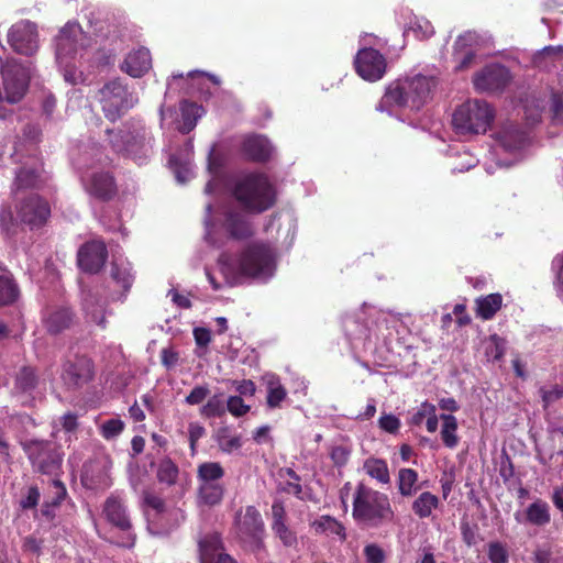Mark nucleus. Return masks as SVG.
Listing matches in <instances>:
<instances>
[{
  "label": "nucleus",
  "instance_id": "nucleus-17",
  "mask_svg": "<svg viewBox=\"0 0 563 563\" xmlns=\"http://www.w3.org/2000/svg\"><path fill=\"white\" fill-rule=\"evenodd\" d=\"M222 228L235 241L249 240L255 234L253 223L243 213L232 209L223 213Z\"/></svg>",
  "mask_w": 563,
  "mask_h": 563
},
{
  "label": "nucleus",
  "instance_id": "nucleus-48",
  "mask_svg": "<svg viewBox=\"0 0 563 563\" xmlns=\"http://www.w3.org/2000/svg\"><path fill=\"white\" fill-rule=\"evenodd\" d=\"M407 32H411L418 40H427L433 35L434 30L429 21L416 19L411 22Z\"/></svg>",
  "mask_w": 563,
  "mask_h": 563
},
{
  "label": "nucleus",
  "instance_id": "nucleus-29",
  "mask_svg": "<svg viewBox=\"0 0 563 563\" xmlns=\"http://www.w3.org/2000/svg\"><path fill=\"white\" fill-rule=\"evenodd\" d=\"M179 476L178 465L169 457L164 456L157 463L156 479L167 487L176 485Z\"/></svg>",
  "mask_w": 563,
  "mask_h": 563
},
{
  "label": "nucleus",
  "instance_id": "nucleus-16",
  "mask_svg": "<svg viewBox=\"0 0 563 563\" xmlns=\"http://www.w3.org/2000/svg\"><path fill=\"white\" fill-rule=\"evenodd\" d=\"M108 250L102 241H89L82 244L77 252L79 268L88 274H97L104 266Z\"/></svg>",
  "mask_w": 563,
  "mask_h": 563
},
{
  "label": "nucleus",
  "instance_id": "nucleus-20",
  "mask_svg": "<svg viewBox=\"0 0 563 563\" xmlns=\"http://www.w3.org/2000/svg\"><path fill=\"white\" fill-rule=\"evenodd\" d=\"M78 319L75 311L69 307H56L46 312L43 323L46 331L52 335H57L69 330L77 323Z\"/></svg>",
  "mask_w": 563,
  "mask_h": 563
},
{
  "label": "nucleus",
  "instance_id": "nucleus-51",
  "mask_svg": "<svg viewBox=\"0 0 563 563\" xmlns=\"http://www.w3.org/2000/svg\"><path fill=\"white\" fill-rule=\"evenodd\" d=\"M250 409L241 396H230L227 400V410L234 417H243Z\"/></svg>",
  "mask_w": 563,
  "mask_h": 563
},
{
  "label": "nucleus",
  "instance_id": "nucleus-58",
  "mask_svg": "<svg viewBox=\"0 0 563 563\" xmlns=\"http://www.w3.org/2000/svg\"><path fill=\"white\" fill-rule=\"evenodd\" d=\"M351 451L342 445L333 446L330 452V457L333 464L338 467H343L349 462Z\"/></svg>",
  "mask_w": 563,
  "mask_h": 563
},
{
  "label": "nucleus",
  "instance_id": "nucleus-30",
  "mask_svg": "<svg viewBox=\"0 0 563 563\" xmlns=\"http://www.w3.org/2000/svg\"><path fill=\"white\" fill-rule=\"evenodd\" d=\"M439 497L430 492L421 493L412 503V511L420 519L431 516L432 511L439 506Z\"/></svg>",
  "mask_w": 563,
  "mask_h": 563
},
{
  "label": "nucleus",
  "instance_id": "nucleus-10",
  "mask_svg": "<svg viewBox=\"0 0 563 563\" xmlns=\"http://www.w3.org/2000/svg\"><path fill=\"white\" fill-rule=\"evenodd\" d=\"M512 77L509 69L500 64H489L474 74L473 85L476 91L487 93L503 92Z\"/></svg>",
  "mask_w": 563,
  "mask_h": 563
},
{
  "label": "nucleus",
  "instance_id": "nucleus-26",
  "mask_svg": "<svg viewBox=\"0 0 563 563\" xmlns=\"http://www.w3.org/2000/svg\"><path fill=\"white\" fill-rule=\"evenodd\" d=\"M224 493L223 483H198L197 499L200 505L214 507L222 503Z\"/></svg>",
  "mask_w": 563,
  "mask_h": 563
},
{
  "label": "nucleus",
  "instance_id": "nucleus-60",
  "mask_svg": "<svg viewBox=\"0 0 563 563\" xmlns=\"http://www.w3.org/2000/svg\"><path fill=\"white\" fill-rule=\"evenodd\" d=\"M40 497H41V494H40V489L37 488V486H31L27 489L26 496L24 498H22L20 501L21 508L24 510L34 509L38 505Z\"/></svg>",
  "mask_w": 563,
  "mask_h": 563
},
{
  "label": "nucleus",
  "instance_id": "nucleus-5",
  "mask_svg": "<svg viewBox=\"0 0 563 563\" xmlns=\"http://www.w3.org/2000/svg\"><path fill=\"white\" fill-rule=\"evenodd\" d=\"M232 530L244 549L253 553L264 549L265 522L255 506L249 505L235 511Z\"/></svg>",
  "mask_w": 563,
  "mask_h": 563
},
{
  "label": "nucleus",
  "instance_id": "nucleus-57",
  "mask_svg": "<svg viewBox=\"0 0 563 563\" xmlns=\"http://www.w3.org/2000/svg\"><path fill=\"white\" fill-rule=\"evenodd\" d=\"M287 523V512L282 500H275L272 505L271 528Z\"/></svg>",
  "mask_w": 563,
  "mask_h": 563
},
{
  "label": "nucleus",
  "instance_id": "nucleus-8",
  "mask_svg": "<svg viewBox=\"0 0 563 563\" xmlns=\"http://www.w3.org/2000/svg\"><path fill=\"white\" fill-rule=\"evenodd\" d=\"M99 102L104 117L115 122L134 104L133 96L120 78L106 82L99 90Z\"/></svg>",
  "mask_w": 563,
  "mask_h": 563
},
{
  "label": "nucleus",
  "instance_id": "nucleus-19",
  "mask_svg": "<svg viewBox=\"0 0 563 563\" xmlns=\"http://www.w3.org/2000/svg\"><path fill=\"white\" fill-rule=\"evenodd\" d=\"M49 179L51 177L45 173L42 162L36 167L22 166L15 173L13 190L42 189Z\"/></svg>",
  "mask_w": 563,
  "mask_h": 563
},
{
  "label": "nucleus",
  "instance_id": "nucleus-54",
  "mask_svg": "<svg viewBox=\"0 0 563 563\" xmlns=\"http://www.w3.org/2000/svg\"><path fill=\"white\" fill-rule=\"evenodd\" d=\"M209 394L210 389L207 386L198 385L186 396L185 402L190 406L200 405L206 400Z\"/></svg>",
  "mask_w": 563,
  "mask_h": 563
},
{
  "label": "nucleus",
  "instance_id": "nucleus-63",
  "mask_svg": "<svg viewBox=\"0 0 563 563\" xmlns=\"http://www.w3.org/2000/svg\"><path fill=\"white\" fill-rule=\"evenodd\" d=\"M22 548H23V550L25 552H31V553L36 554L38 556L42 553L43 541L42 540H37L33 536H27L23 540Z\"/></svg>",
  "mask_w": 563,
  "mask_h": 563
},
{
  "label": "nucleus",
  "instance_id": "nucleus-9",
  "mask_svg": "<svg viewBox=\"0 0 563 563\" xmlns=\"http://www.w3.org/2000/svg\"><path fill=\"white\" fill-rule=\"evenodd\" d=\"M1 78L3 86L2 101L9 103L19 102L25 95L30 76L25 67L16 59H7L1 66Z\"/></svg>",
  "mask_w": 563,
  "mask_h": 563
},
{
  "label": "nucleus",
  "instance_id": "nucleus-21",
  "mask_svg": "<svg viewBox=\"0 0 563 563\" xmlns=\"http://www.w3.org/2000/svg\"><path fill=\"white\" fill-rule=\"evenodd\" d=\"M106 308L107 300L98 291L91 289L84 291L82 310L86 318L101 329L107 328Z\"/></svg>",
  "mask_w": 563,
  "mask_h": 563
},
{
  "label": "nucleus",
  "instance_id": "nucleus-7",
  "mask_svg": "<svg viewBox=\"0 0 563 563\" xmlns=\"http://www.w3.org/2000/svg\"><path fill=\"white\" fill-rule=\"evenodd\" d=\"M20 445L34 472L51 476L58 475L64 457L60 444L54 440L30 439L21 441Z\"/></svg>",
  "mask_w": 563,
  "mask_h": 563
},
{
  "label": "nucleus",
  "instance_id": "nucleus-24",
  "mask_svg": "<svg viewBox=\"0 0 563 563\" xmlns=\"http://www.w3.org/2000/svg\"><path fill=\"white\" fill-rule=\"evenodd\" d=\"M242 152L249 161L265 163L271 158L272 146L267 139L253 135L243 141Z\"/></svg>",
  "mask_w": 563,
  "mask_h": 563
},
{
  "label": "nucleus",
  "instance_id": "nucleus-50",
  "mask_svg": "<svg viewBox=\"0 0 563 563\" xmlns=\"http://www.w3.org/2000/svg\"><path fill=\"white\" fill-rule=\"evenodd\" d=\"M422 407L423 410H420L415 415V421L419 422L427 413H429L430 417L427 419L426 428L429 432H435L438 429V417L434 415V406L424 402Z\"/></svg>",
  "mask_w": 563,
  "mask_h": 563
},
{
  "label": "nucleus",
  "instance_id": "nucleus-55",
  "mask_svg": "<svg viewBox=\"0 0 563 563\" xmlns=\"http://www.w3.org/2000/svg\"><path fill=\"white\" fill-rule=\"evenodd\" d=\"M460 530L462 540L468 548L477 543L478 532L476 526H471L467 521L461 522Z\"/></svg>",
  "mask_w": 563,
  "mask_h": 563
},
{
  "label": "nucleus",
  "instance_id": "nucleus-40",
  "mask_svg": "<svg viewBox=\"0 0 563 563\" xmlns=\"http://www.w3.org/2000/svg\"><path fill=\"white\" fill-rule=\"evenodd\" d=\"M317 532H330L331 534L339 536L341 540L346 539L344 526L335 518L324 515L312 523Z\"/></svg>",
  "mask_w": 563,
  "mask_h": 563
},
{
  "label": "nucleus",
  "instance_id": "nucleus-1",
  "mask_svg": "<svg viewBox=\"0 0 563 563\" xmlns=\"http://www.w3.org/2000/svg\"><path fill=\"white\" fill-rule=\"evenodd\" d=\"M435 81L431 77L417 75L411 78L390 82L382 97L377 109L389 111L394 107L420 110L430 99Z\"/></svg>",
  "mask_w": 563,
  "mask_h": 563
},
{
  "label": "nucleus",
  "instance_id": "nucleus-38",
  "mask_svg": "<svg viewBox=\"0 0 563 563\" xmlns=\"http://www.w3.org/2000/svg\"><path fill=\"white\" fill-rule=\"evenodd\" d=\"M287 390L276 376H272L267 380L266 404L271 409L279 408L280 404L286 399Z\"/></svg>",
  "mask_w": 563,
  "mask_h": 563
},
{
  "label": "nucleus",
  "instance_id": "nucleus-18",
  "mask_svg": "<svg viewBox=\"0 0 563 563\" xmlns=\"http://www.w3.org/2000/svg\"><path fill=\"white\" fill-rule=\"evenodd\" d=\"M85 188L90 196L101 201L112 200L118 192L115 179L109 172L92 173Z\"/></svg>",
  "mask_w": 563,
  "mask_h": 563
},
{
  "label": "nucleus",
  "instance_id": "nucleus-11",
  "mask_svg": "<svg viewBox=\"0 0 563 563\" xmlns=\"http://www.w3.org/2000/svg\"><path fill=\"white\" fill-rule=\"evenodd\" d=\"M103 514L111 525L123 532V536L120 540L115 541V544L128 549L133 548L136 537L131 531L132 523L121 500L117 497L107 498L103 506Z\"/></svg>",
  "mask_w": 563,
  "mask_h": 563
},
{
  "label": "nucleus",
  "instance_id": "nucleus-27",
  "mask_svg": "<svg viewBox=\"0 0 563 563\" xmlns=\"http://www.w3.org/2000/svg\"><path fill=\"white\" fill-rule=\"evenodd\" d=\"M476 314L483 320H490L503 306V297L498 292L478 297L475 300Z\"/></svg>",
  "mask_w": 563,
  "mask_h": 563
},
{
  "label": "nucleus",
  "instance_id": "nucleus-47",
  "mask_svg": "<svg viewBox=\"0 0 563 563\" xmlns=\"http://www.w3.org/2000/svg\"><path fill=\"white\" fill-rule=\"evenodd\" d=\"M273 533L279 539L282 544L286 548H297L298 538L297 533L291 530L287 523L279 525L272 528Z\"/></svg>",
  "mask_w": 563,
  "mask_h": 563
},
{
  "label": "nucleus",
  "instance_id": "nucleus-12",
  "mask_svg": "<svg viewBox=\"0 0 563 563\" xmlns=\"http://www.w3.org/2000/svg\"><path fill=\"white\" fill-rule=\"evenodd\" d=\"M8 42L18 54L33 55L38 48L36 24L26 20L14 23L8 32Z\"/></svg>",
  "mask_w": 563,
  "mask_h": 563
},
{
  "label": "nucleus",
  "instance_id": "nucleus-6",
  "mask_svg": "<svg viewBox=\"0 0 563 563\" xmlns=\"http://www.w3.org/2000/svg\"><path fill=\"white\" fill-rule=\"evenodd\" d=\"M495 118L494 109L484 100L472 99L453 113L452 124L460 135L485 133Z\"/></svg>",
  "mask_w": 563,
  "mask_h": 563
},
{
  "label": "nucleus",
  "instance_id": "nucleus-44",
  "mask_svg": "<svg viewBox=\"0 0 563 563\" xmlns=\"http://www.w3.org/2000/svg\"><path fill=\"white\" fill-rule=\"evenodd\" d=\"M487 558L490 563H509L508 545L499 540L489 541L486 544Z\"/></svg>",
  "mask_w": 563,
  "mask_h": 563
},
{
  "label": "nucleus",
  "instance_id": "nucleus-35",
  "mask_svg": "<svg viewBox=\"0 0 563 563\" xmlns=\"http://www.w3.org/2000/svg\"><path fill=\"white\" fill-rule=\"evenodd\" d=\"M53 486L56 489L55 496L51 500L44 501L41 508L42 516L45 517L47 520H53L55 518L54 509L62 504V501L65 499L67 495L66 487L62 481L54 479Z\"/></svg>",
  "mask_w": 563,
  "mask_h": 563
},
{
  "label": "nucleus",
  "instance_id": "nucleus-22",
  "mask_svg": "<svg viewBox=\"0 0 563 563\" xmlns=\"http://www.w3.org/2000/svg\"><path fill=\"white\" fill-rule=\"evenodd\" d=\"M152 66L151 53L145 47H140L128 54L121 65V70L133 78L145 75Z\"/></svg>",
  "mask_w": 563,
  "mask_h": 563
},
{
  "label": "nucleus",
  "instance_id": "nucleus-37",
  "mask_svg": "<svg viewBox=\"0 0 563 563\" xmlns=\"http://www.w3.org/2000/svg\"><path fill=\"white\" fill-rule=\"evenodd\" d=\"M110 275L112 279L123 289V292H128L134 282V275L131 273V266L129 263L119 264L113 262L111 264Z\"/></svg>",
  "mask_w": 563,
  "mask_h": 563
},
{
  "label": "nucleus",
  "instance_id": "nucleus-31",
  "mask_svg": "<svg viewBox=\"0 0 563 563\" xmlns=\"http://www.w3.org/2000/svg\"><path fill=\"white\" fill-rule=\"evenodd\" d=\"M526 519L534 526L542 527L548 525L551 520L549 505L541 499L533 501L526 510Z\"/></svg>",
  "mask_w": 563,
  "mask_h": 563
},
{
  "label": "nucleus",
  "instance_id": "nucleus-28",
  "mask_svg": "<svg viewBox=\"0 0 563 563\" xmlns=\"http://www.w3.org/2000/svg\"><path fill=\"white\" fill-rule=\"evenodd\" d=\"M499 145L507 152L521 148L526 142V134L517 126L504 128L497 134Z\"/></svg>",
  "mask_w": 563,
  "mask_h": 563
},
{
  "label": "nucleus",
  "instance_id": "nucleus-36",
  "mask_svg": "<svg viewBox=\"0 0 563 563\" xmlns=\"http://www.w3.org/2000/svg\"><path fill=\"white\" fill-rule=\"evenodd\" d=\"M440 419L443 421L441 439L446 448L454 449L459 443L456 418L453 415L442 413Z\"/></svg>",
  "mask_w": 563,
  "mask_h": 563
},
{
  "label": "nucleus",
  "instance_id": "nucleus-33",
  "mask_svg": "<svg viewBox=\"0 0 563 563\" xmlns=\"http://www.w3.org/2000/svg\"><path fill=\"white\" fill-rule=\"evenodd\" d=\"M364 471L380 484H388L390 482L388 465L383 459L368 457L364 462Z\"/></svg>",
  "mask_w": 563,
  "mask_h": 563
},
{
  "label": "nucleus",
  "instance_id": "nucleus-64",
  "mask_svg": "<svg viewBox=\"0 0 563 563\" xmlns=\"http://www.w3.org/2000/svg\"><path fill=\"white\" fill-rule=\"evenodd\" d=\"M194 338L198 346L206 347L211 342V332L209 329L203 327L195 328Z\"/></svg>",
  "mask_w": 563,
  "mask_h": 563
},
{
  "label": "nucleus",
  "instance_id": "nucleus-15",
  "mask_svg": "<svg viewBox=\"0 0 563 563\" xmlns=\"http://www.w3.org/2000/svg\"><path fill=\"white\" fill-rule=\"evenodd\" d=\"M20 220L33 228H40L46 223L51 216L48 202L38 195H30L18 208Z\"/></svg>",
  "mask_w": 563,
  "mask_h": 563
},
{
  "label": "nucleus",
  "instance_id": "nucleus-46",
  "mask_svg": "<svg viewBox=\"0 0 563 563\" xmlns=\"http://www.w3.org/2000/svg\"><path fill=\"white\" fill-rule=\"evenodd\" d=\"M506 351V341L498 334H492L486 345V356L493 361H499L504 357Z\"/></svg>",
  "mask_w": 563,
  "mask_h": 563
},
{
  "label": "nucleus",
  "instance_id": "nucleus-34",
  "mask_svg": "<svg viewBox=\"0 0 563 563\" xmlns=\"http://www.w3.org/2000/svg\"><path fill=\"white\" fill-rule=\"evenodd\" d=\"M418 473L412 468H400L398 472L397 485L402 497H411L418 487Z\"/></svg>",
  "mask_w": 563,
  "mask_h": 563
},
{
  "label": "nucleus",
  "instance_id": "nucleus-59",
  "mask_svg": "<svg viewBox=\"0 0 563 563\" xmlns=\"http://www.w3.org/2000/svg\"><path fill=\"white\" fill-rule=\"evenodd\" d=\"M378 426L382 430L388 433H396L400 428V420L395 415H383L378 420Z\"/></svg>",
  "mask_w": 563,
  "mask_h": 563
},
{
  "label": "nucleus",
  "instance_id": "nucleus-45",
  "mask_svg": "<svg viewBox=\"0 0 563 563\" xmlns=\"http://www.w3.org/2000/svg\"><path fill=\"white\" fill-rule=\"evenodd\" d=\"M227 411L222 395H213L207 402L200 408V415L205 418H219L222 417Z\"/></svg>",
  "mask_w": 563,
  "mask_h": 563
},
{
  "label": "nucleus",
  "instance_id": "nucleus-43",
  "mask_svg": "<svg viewBox=\"0 0 563 563\" xmlns=\"http://www.w3.org/2000/svg\"><path fill=\"white\" fill-rule=\"evenodd\" d=\"M280 476H286L288 478L285 482L282 490L287 494H292L299 499H302V486L300 484L301 477L291 467L280 470Z\"/></svg>",
  "mask_w": 563,
  "mask_h": 563
},
{
  "label": "nucleus",
  "instance_id": "nucleus-2",
  "mask_svg": "<svg viewBox=\"0 0 563 563\" xmlns=\"http://www.w3.org/2000/svg\"><path fill=\"white\" fill-rule=\"evenodd\" d=\"M232 197L245 212L261 214L275 206L277 192L266 174L253 172L234 183Z\"/></svg>",
  "mask_w": 563,
  "mask_h": 563
},
{
  "label": "nucleus",
  "instance_id": "nucleus-3",
  "mask_svg": "<svg viewBox=\"0 0 563 563\" xmlns=\"http://www.w3.org/2000/svg\"><path fill=\"white\" fill-rule=\"evenodd\" d=\"M352 516L358 525L376 529L393 522L395 512L386 494L361 482L353 495Z\"/></svg>",
  "mask_w": 563,
  "mask_h": 563
},
{
  "label": "nucleus",
  "instance_id": "nucleus-52",
  "mask_svg": "<svg viewBox=\"0 0 563 563\" xmlns=\"http://www.w3.org/2000/svg\"><path fill=\"white\" fill-rule=\"evenodd\" d=\"M363 553L366 563H384L386 560L385 551L376 543L365 545Z\"/></svg>",
  "mask_w": 563,
  "mask_h": 563
},
{
  "label": "nucleus",
  "instance_id": "nucleus-4",
  "mask_svg": "<svg viewBox=\"0 0 563 563\" xmlns=\"http://www.w3.org/2000/svg\"><path fill=\"white\" fill-rule=\"evenodd\" d=\"M276 258L275 249L271 243L253 241L239 253L235 269L242 277L268 279L276 271Z\"/></svg>",
  "mask_w": 563,
  "mask_h": 563
},
{
  "label": "nucleus",
  "instance_id": "nucleus-14",
  "mask_svg": "<svg viewBox=\"0 0 563 563\" xmlns=\"http://www.w3.org/2000/svg\"><path fill=\"white\" fill-rule=\"evenodd\" d=\"M93 362L85 355L64 362L60 377L68 388H79L92 380Z\"/></svg>",
  "mask_w": 563,
  "mask_h": 563
},
{
  "label": "nucleus",
  "instance_id": "nucleus-32",
  "mask_svg": "<svg viewBox=\"0 0 563 563\" xmlns=\"http://www.w3.org/2000/svg\"><path fill=\"white\" fill-rule=\"evenodd\" d=\"M225 472L219 462H203L197 467L198 483H221Z\"/></svg>",
  "mask_w": 563,
  "mask_h": 563
},
{
  "label": "nucleus",
  "instance_id": "nucleus-25",
  "mask_svg": "<svg viewBox=\"0 0 563 563\" xmlns=\"http://www.w3.org/2000/svg\"><path fill=\"white\" fill-rule=\"evenodd\" d=\"M40 383L36 367L23 365L14 376V391L18 394H32Z\"/></svg>",
  "mask_w": 563,
  "mask_h": 563
},
{
  "label": "nucleus",
  "instance_id": "nucleus-62",
  "mask_svg": "<svg viewBox=\"0 0 563 563\" xmlns=\"http://www.w3.org/2000/svg\"><path fill=\"white\" fill-rule=\"evenodd\" d=\"M23 139L30 142L33 145H37L41 142L42 131L38 125L33 123H27L23 128Z\"/></svg>",
  "mask_w": 563,
  "mask_h": 563
},
{
  "label": "nucleus",
  "instance_id": "nucleus-42",
  "mask_svg": "<svg viewBox=\"0 0 563 563\" xmlns=\"http://www.w3.org/2000/svg\"><path fill=\"white\" fill-rule=\"evenodd\" d=\"M109 137V144L111 148L117 153H125L129 151V145L133 139V135L129 131L124 130H111L106 131Z\"/></svg>",
  "mask_w": 563,
  "mask_h": 563
},
{
  "label": "nucleus",
  "instance_id": "nucleus-56",
  "mask_svg": "<svg viewBox=\"0 0 563 563\" xmlns=\"http://www.w3.org/2000/svg\"><path fill=\"white\" fill-rule=\"evenodd\" d=\"M539 391L544 404V407L550 406L551 404L555 402L556 400L563 397V386L560 385H555L550 389L541 387Z\"/></svg>",
  "mask_w": 563,
  "mask_h": 563
},
{
  "label": "nucleus",
  "instance_id": "nucleus-39",
  "mask_svg": "<svg viewBox=\"0 0 563 563\" xmlns=\"http://www.w3.org/2000/svg\"><path fill=\"white\" fill-rule=\"evenodd\" d=\"M20 295L18 284L9 276L0 275V306L14 303Z\"/></svg>",
  "mask_w": 563,
  "mask_h": 563
},
{
  "label": "nucleus",
  "instance_id": "nucleus-49",
  "mask_svg": "<svg viewBox=\"0 0 563 563\" xmlns=\"http://www.w3.org/2000/svg\"><path fill=\"white\" fill-rule=\"evenodd\" d=\"M552 268L555 274V278L553 282L556 295L559 298L563 299V252L558 254L552 262Z\"/></svg>",
  "mask_w": 563,
  "mask_h": 563
},
{
  "label": "nucleus",
  "instance_id": "nucleus-13",
  "mask_svg": "<svg viewBox=\"0 0 563 563\" xmlns=\"http://www.w3.org/2000/svg\"><path fill=\"white\" fill-rule=\"evenodd\" d=\"M354 66L357 75L367 81H377L386 73V58L379 51L365 47L357 52Z\"/></svg>",
  "mask_w": 563,
  "mask_h": 563
},
{
  "label": "nucleus",
  "instance_id": "nucleus-53",
  "mask_svg": "<svg viewBox=\"0 0 563 563\" xmlns=\"http://www.w3.org/2000/svg\"><path fill=\"white\" fill-rule=\"evenodd\" d=\"M124 429V423L120 419H109L101 427V434L106 439H112L119 435Z\"/></svg>",
  "mask_w": 563,
  "mask_h": 563
},
{
  "label": "nucleus",
  "instance_id": "nucleus-61",
  "mask_svg": "<svg viewBox=\"0 0 563 563\" xmlns=\"http://www.w3.org/2000/svg\"><path fill=\"white\" fill-rule=\"evenodd\" d=\"M205 433H206V429L201 424H199L197 422L189 423L188 435H189L190 450H191L192 454L196 451V445H197L198 440L201 439L205 435Z\"/></svg>",
  "mask_w": 563,
  "mask_h": 563
},
{
  "label": "nucleus",
  "instance_id": "nucleus-41",
  "mask_svg": "<svg viewBox=\"0 0 563 563\" xmlns=\"http://www.w3.org/2000/svg\"><path fill=\"white\" fill-rule=\"evenodd\" d=\"M216 441L219 449L227 454H230L242 446L241 435L231 437L228 427L220 428L217 431Z\"/></svg>",
  "mask_w": 563,
  "mask_h": 563
},
{
  "label": "nucleus",
  "instance_id": "nucleus-23",
  "mask_svg": "<svg viewBox=\"0 0 563 563\" xmlns=\"http://www.w3.org/2000/svg\"><path fill=\"white\" fill-rule=\"evenodd\" d=\"M224 551L222 537L218 532L207 533L198 540L199 563H214Z\"/></svg>",
  "mask_w": 563,
  "mask_h": 563
}]
</instances>
